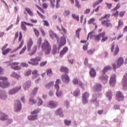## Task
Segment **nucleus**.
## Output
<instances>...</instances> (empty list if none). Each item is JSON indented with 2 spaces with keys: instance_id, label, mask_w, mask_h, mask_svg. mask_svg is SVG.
<instances>
[{
  "instance_id": "nucleus-39",
  "label": "nucleus",
  "mask_w": 127,
  "mask_h": 127,
  "mask_svg": "<svg viewBox=\"0 0 127 127\" xmlns=\"http://www.w3.org/2000/svg\"><path fill=\"white\" fill-rule=\"evenodd\" d=\"M93 33H94V31H92V32L89 33L87 36V39H89V38H90V39H92L93 37H95V35L93 34Z\"/></svg>"
},
{
  "instance_id": "nucleus-23",
  "label": "nucleus",
  "mask_w": 127,
  "mask_h": 127,
  "mask_svg": "<svg viewBox=\"0 0 127 127\" xmlns=\"http://www.w3.org/2000/svg\"><path fill=\"white\" fill-rule=\"evenodd\" d=\"M33 97H34V96L31 95V96L29 99V104L30 105H35V104H36V103H37L36 100H34V99H33Z\"/></svg>"
},
{
  "instance_id": "nucleus-4",
  "label": "nucleus",
  "mask_w": 127,
  "mask_h": 127,
  "mask_svg": "<svg viewBox=\"0 0 127 127\" xmlns=\"http://www.w3.org/2000/svg\"><path fill=\"white\" fill-rule=\"evenodd\" d=\"M42 51L45 52V55H49L51 52V46L48 42V41L46 40L42 45Z\"/></svg>"
},
{
  "instance_id": "nucleus-38",
  "label": "nucleus",
  "mask_w": 127,
  "mask_h": 127,
  "mask_svg": "<svg viewBox=\"0 0 127 127\" xmlns=\"http://www.w3.org/2000/svg\"><path fill=\"white\" fill-rule=\"evenodd\" d=\"M25 10L30 15V16H33V12L29 8H25Z\"/></svg>"
},
{
  "instance_id": "nucleus-21",
  "label": "nucleus",
  "mask_w": 127,
  "mask_h": 127,
  "mask_svg": "<svg viewBox=\"0 0 127 127\" xmlns=\"http://www.w3.org/2000/svg\"><path fill=\"white\" fill-rule=\"evenodd\" d=\"M0 121H5V120H7V115L1 111H0Z\"/></svg>"
},
{
  "instance_id": "nucleus-5",
  "label": "nucleus",
  "mask_w": 127,
  "mask_h": 127,
  "mask_svg": "<svg viewBox=\"0 0 127 127\" xmlns=\"http://www.w3.org/2000/svg\"><path fill=\"white\" fill-rule=\"evenodd\" d=\"M0 80H1V81H0V87L1 88L4 89L5 88L9 87V83H8V81H7V78L0 76Z\"/></svg>"
},
{
  "instance_id": "nucleus-2",
  "label": "nucleus",
  "mask_w": 127,
  "mask_h": 127,
  "mask_svg": "<svg viewBox=\"0 0 127 127\" xmlns=\"http://www.w3.org/2000/svg\"><path fill=\"white\" fill-rule=\"evenodd\" d=\"M33 45V41H32V39H30L27 45V50L28 51V52H29V55H30V56L34 55V54L36 53V51L37 50V46L36 45L34 46L31 50V47H32Z\"/></svg>"
},
{
  "instance_id": "nucleus-46",
  "label": "nucleus",
  "mask_w": 127,
  "mask_h": 127,
  "mask_svg": "<svg viewBox=\"0 0 127 127\" xmlns=\"http://www.w3.org/2000/svg\"><path fill=\"white\" fill-rule=\"evenodd\" d=\"M38 106H41L43 104V101L40 98L38 97L37 99Z\"/></svg>"
},
{
  "instance_id": "nucleus-52",
  "label": "nucleus",
  "mask_w": 127,
  "mask_h": 127,
  "mask_svg": "<svg viewBox=\"0 0 127 127\" xmlns=\"http://www.w3.org/2000/svg\"><path fill=\"white\" fill-rule=\"evenodd\" d=\"M70 14V11L69 10H66L64 13V16H68Z\"/></svg>"
},
{
  "instance_id": "nucleus-18",
  "label": "nucleus",
  "mask_w": 127,
  "mask_h": 127,
  "mask_svg": "<svg viewBox=\"0 0 127 127\" xmlns=\"http://www.w3.org/2000/svg\"><path fill=\"white\" fill-rule=\"evenodd\" d=\"M102 89H103V86H102V84L100 83H96L94 86L95 92H101Z\"/></svg>"
},
{
  "instance_id": "nucleus-30",
  "label": "nucleus",
  "mask_w": 127,
  "mask_h": 127,
  "mask_svg": "<svg viewBox=\"0 0 127 127\" xmlns=\"http://www.w3.org/2000/svg\"><path fill=\"white\" fill-rule=\"evenodd\" d=\"M107 97L109 99V101L112 100L113 97V92L111 90H108L106 93Z\"/></svg>"
},
{
  "instance_id": "nucleus-8",
  "label": "nucleus",
  "mask_w": 127,
  "mask_h": 127,
  "mask_svg": "<svg viewBox=\"0 0 127 127\" xmlns=\"http://www.w3.org/2000/svg\"><path fill=\"white\" fill-rule=\"evenodd\" d=\"M6 63L8 65H10L11 66V68L13 69V70H20L21 69L20 66L17 65L18 64H19V63L14 62L11 63L10 62H7Z\"/></svg>"
},
{
  "instance_id": "nucleus-32",
  "label": "nucleus",
  "mask_w": 127,
  "mask_h": 127,
  "mask_svg": "<svg viewBox=\"0 0 127 127\" xmlns=\"http://www.w3.org/2000/svg\"><path fill=\"white\" fill-rule=\"evenodd\" d=\"M57 90L56 92V95L58 96V98L61 97L62 96V91L59 90L60 87L57 86V88H56Z\"/></svg>"
},
{
  "instance_id": "nucleus-6",
  "label": "nucleus",
  "mask_w": 127,
  "mask_h": 127,
  "mask_svg": "<svg viewBox=\"0 0 127 127\" xmlns=\"http://www.w3.org/2000/svg\"><path fill=\"white\" fill-rule=\"evenodd\" d=\"M39 113V110L38 109L35 110L31 112V115L28 116V120L29 121H36L37 117H38V114Z\"/></svg>"
},
{
  "instance_id": "nucleus-25",
  "label": "nucleus",
  "mask_w": 127,
  "mask_h": 127,
  "mask_svg": "<svg viewBox=\"0 0 127 127\" xmlns=\"http://www.w3.org/2000/svg\"><path fill=\"white\" fill-rule=\"evenodd\" d=\"M49 33H50V36L51 38H52V39H53V38L55 37L56 39H58V36L55 33H54V32H53V31L50 30L49 31Z\"/></svg>"
},
{
  "instance_id": "nucleus-48",
  "label": "nucleus",
  "mask_w": 127,
  "mask_h": 127,
  "mask_svg": "<svg viewBox=\"0 0 127 127\" xmlns=\"http://www.w3.org/2000/svg\"><path fill=\"white\" fill-rule=\"evenodd\" d=\"M64 124L67 127H69L71 125V123H72V121L70 120H64Z\"/></svg>"
},
{
  "instance_id": "nucleus-27",
  "label": "nucleus",
  "mask_w": 127,
  "mask_h": 127,
  "mask_svg": "<svg viewBox=\"0 0 127 127\" xmlns=\"http://www.w3.org/2000/svg\"><path fill=\"white\" fill-rule=\"evenodd\" d=\"M122 82H123V86L127 87V73L124 75Z\"/></svg>"
},
{
  "instance_id": "nucleus-20",
  "label": "nucleus",
  "mask_w": 127,
  "mask_h": 127,
  "mask_svg": "<svg viewBox=\"0 0 127 127\" xmlns=\"http://www.w3.org/2000/svg\"><path fill=\"white\" fill-rule=\"evenodd\" d=\"M111 21L110 20H105L103 21L102 22V25H104V26H106V27H112L113 26V25L112 23H110Z\"/></svg>"
},
{
  "instance_id": "nucleus-47",
  "label": "nucleus",
  "mask_w": 127,
  "mask_h": 127,
  "mask_svg": "<svg viewBox=\"0 0 127 127\" xmlns=\"http://www.w3.org/2000/svg\"><path fill=\"white\" fill-rule=\"evenodd\" d=\"M81 30H82V29L81 28H78L77 29V30H76L75 31V34L76 36H77V37H78V38L80 37V31H81Z\"/></svg>"
},
{
  "instance_id": "nucleus-51",
  "label": "nucleus",
  "mask_w": 127,
  "mask_h": 127,
  "mask_svg": "<svg viewBox=\"0 0 127 127\" xmlns=\"http://www.w3.org/2000/svg\"><path fill=\"white\" fill-rule=\"evenodd\" d=\"M95 51L96 50L95 49H90L87 51V53L89 54V55H92V54H94V52H95Z\"/></svg>"
},
{
  "instance_id": "nucleus-62",
  "label": "nucleus",
  "mask_w": 127,
  "mask_h": 127,
  "mask_svg": "<svg viewBox=\"0 0 127 127\" xmlns=\"http://www.w3.org/2000/svg\"><path fill=\"white\" fill-rule=\"evenodd\" d=\"M42 44V41H41V38H39L38 42V48H40V46H41Z\"/></svg>"
},
{
  "instance_id": "nucleus-64",
  "label": "nucleus",
  "mask_w": 127,
  "mask_h": 127,
  "mask_svg": "<svg viewBox=\"0 0 127 127\" xmlns=\"http://www.w3.org/2000/svg\"><path fill=\"white\" fill-rule=\"evenodd\" d=\"M110 16H111V14H106L104 16L101 18V20L102 19H104V18H107V17L110 18Z\"/></svg>"
},
{
  "instance_id": "nucleus-40",
  "label": "nucleus",
  "mask_w": 127,
  "mask_h": 127,
  "mask_svg": "<svg viewBox=\"0 0 127 127\" xmlns=\"http://www.w3.org/2000/svg\"><path fill=\"white\" fill-rule=\"evenodd\" d=\"M102 1H103V0H98L97 1L95 2L93 4V8H95V7H96V6H97V5H98V4H100V3H101V2H102Z\"/></svg>"
},
{
  "instance_id": "nucleus-29",
  "label": "nucleus",
  "mask_w": 127,
  "mask_h": 127,
  "mask_svg": "<svg viewBox=\"0 0 127 127\" xmlns=\"http://www.w3.org/2000/svg\"><path fill=\"white\" fill-rule=\"evenodd\" d=\"M30 85H31V81H27L23 86L24 90H27V89L30 87Z\"/></svg>"
},
{
  "instance_id": "nucleus-22",
  "label": "nucleus",
  "mask_w": 127,
  "mask_h": 127,
  "mask_svg": "<svg viewBox=\"0 0 127 127\" xmlns=\"http://www.w3.org/2000/svg\"><path fill=\"white\" fill-rule=\"evenodd\" d=\"M123 64H124V58H119L118 59V62L117 63V68H120V67H121Z\"/></svg>"
},
{
  "instance_id": "nucleus-37",
  "label": "nucleus",
  "mask_w": 127,
  "mask_h": 127,
  "mask_svg": "<svg viewBox=\"0 0 127 127\" xmlns=\"http://www.w3.org/2000/svg\"><path fill=\"white\" fill-rule=\"evenodd\" d=\"M102 36V35L101 34H99L98 35H95L94 36V39L95 41H97V42H99L100 40H101V37Z\"/></svg>"
},
{
  "instance_id": "nucleus-60",
  "label": "nucleus",
  "mask_w": 127,
  "mask_h": 127,
  "mask_svg": "<svg viewBox=\"0 0 127 127\" xmlns=\"http://www.w3.org/2000/svg\"><path fill=\"white\" fill-rule=\"evenodd\" d=\"M72 83H73V84H74V85H77V84H79V81H78V79H77L76 78H74V79L72 80Z\"/></svg>"
},
{
  "instance_id": "nucleus-16",
  "label": "nucleus",
  "mask_w": 127,
  "mask_h": 127,
  "mask_svg": "<svg viewBox=\"0 0 127 127\" xmlns=\"http://www.w3.org/2000/svg\"><path fill=\"white\" fill-rule=\"evenodd\" d=\"M0 98L1 100H6L7 98V94L4 90H0Z\"/></svg>"
},
{
  "instance_id": "nucleus-44",
  "label": "nucleus",
  "mask_w": 127,
  "mask_h": 127,
  "mask_svg": "<svg viewBox=\"0 0 127 127\" xmlns=\"http://www.w3.org/2000/svg\"><path fill=\"white\" fill-rule=\"evenodd\" d=\"M24 43V42L23 41V40L21 41L20 44L19 45V47L14 50L15 52L16 51H17L18 50H19V49H20L21 47H22V46H23Z\"/></svg>"
},
{
  "instance_id": "nucleus-43",
  "label": "nucleus",
  "mask_w": 127,
  "mask_h": 127,
  "mask_svg": "<svg viewBox=\"0 0 127 127\" xmlns=\"http://www.w3.org/2000/svg\"><path fill=\"white\" fill-rule=\"evenodd\" d=\"M10 50H11V49L9 48H7L6 50H4L2 51V54H3V55H6V54H8V52H9Z\"/></svg>"
},
{
  "instance_id": "nucleus-11",
  "label": "nucleus",
  "mask_w": 127,
  "mask_h": 127,
  "mask_svg": "<svg viewBox=\"0 0 127 127\" xmlns=\"http://www.w3.org/2000/svg\"><path fill=\"white\" fill-rule=\"evenodd\" d=\"M62 80L65 84H68L70 82V77L68 74L65 73L62 75Z\"/></svg>"
},
{
  "instance_id": "nucleus-28",
  "label": "nucleus",
  "mask_w": 127,
  "mask_h": 127,
  "mask_svg": "<svg viewBox=\"0 0 127 127\" xmlns=\"http://www.w3.org/2000/svg\"><path fill=\"white\" fill-rule=\"evenodd\" d=\"M89 74L92 78H94V77H96V70L95 69H94V68H92L91 69L90 71H89Z\"/></svg>"
},
{
  "instance_id": "nucleus-61",
  "label": "nucleus",
  "mask_w": 127,
  "mask_h": 127,
  "mask_svg": "<svg viewBox=\"0 0 127 127\" xmlns=\"http://www.w3.org/2000/svg\"><path fill=\"white\" fill-rule=\"evenodd\" d=\"M43 22H44V25H45V26H49V23L48 22V21L43 20Z\"/></svg>"
},
{
  "instance_id": "nucleus-17",
  "label": "nucleus",
  "mask_w": 127,
  "mask_h": 127,
  "mask_svg": "<svg viewBox=\"0 0 127 127\" xmlns=\"http://www.w3.org/2000/svg\"><path fill=\"white\" fill-rule=\"evenodd\" d=\"M116 99L119 102H122L125 99L124 97V95L121 92V91H118L116 94Z\"/></svg>"
},
{
  "instance_id": "nucleus-58",
  "label": "nucleus",
  "mask_w": 127,
  "mask_h": 127,
  "mask_svg": "<svg viewBox=\"0 0 127 127\" xmlns=\"http://www.w3.org/2000/svg\"><path fill=\"white\" fill-rule=\"evenodd\" d=\"M34 32H35L36 36H39V31L36 29H34Z\"/></svg>"
},
{
  "instance_id": "nucleus-42",
  "label": "nucleus",
  "mask_w": 127,
  "mask_h": 127,
  "mask_svg": "<svg viewBox=\"0 0 127 127\" xmlns=\"http://www.w3.org/2000/svg\"><path fill=\"white\" fill-rule=\"evenodd\" d=\"M119 52H120V48L119 47V46L117 45V47L115 48V52L114 53V56H117Z\"/></svg>"
},
{
  "instance_id": "nucleus-24",
  "label": "nucleus",
  "mask_w": 127,
  "mask_h": 127,
  "mask_svg": "<svg viewBox=\"0 0 127 127\" xmlns=\"http://www.w3.org/2000/svg\"><path fill=\"white\" fill-rule=\"evenodd\" d=\"M55 114L56 115H57V116H60V117H63V116H64V114H63V111L61 108H59V109L57 110Z\"/></svg>"
},
{
  "instance_id": "nucleus-41",
  "label": "nucleus",
  "mask_w": 127,
  "mask_h": 127,
  "mask_svg": "<svg viewBox=\"0 0 127 127\" xmlns=\"http://www.w3.org/2000/svg\"><path fill=\"white\" fill-rule=\"evenodd\" d=\"M123 26H124V23L123 22V21H122V20H120L119 21V24H118V26L117 27V29H120V28L121 27H123Z\"/></svg>"
},
{
  "instance_id": "nucleus-33",
  "label": "nucleus",
  "mask_w": 127,
  "mask_h": 127,
  "mask_svg": "<svg viewBox=\"0 0 127 127\" xmlns=\"http://www.w3.org/2000/svg\"><path fill=\"white\" fill-rule=\"evenodd\" d=\"M21 28L23 31L26 32L27 31V28L26 27V26L25 25V23H24V21H22L21 24Z\"/></svg>"
},
{
  "instance_id": "nucleus-36",
  "label": "nucleus",
  "mask_w": 127,
  "mask_h": 127,
  "mask_svg": "<svg viewBox=\"0 0 127 127\" xmlns=\"http://www.w3.org/2000/svg\"><path fill=\"white\" fill-rule=\"evenodd\" d=\"M73 95L74 96V97H79V96H80V89H76L74 92H73Z\"/></svg>"
},
{
  "instance_id": "nucleus-57",
  "label": "nucleus",
  "mask_w": 127,
  "mask_h": 127,
  "mask_svg": "<svg viewBox=\"0 0 127 127\" xmlns=\"http://www.w3.org/2000/svg\"><path fill=\"white\" fill-rule=\"evenodd\" d=\"M26 50V46H25L22 50L21 51L19 52V54L21 55L23 53H24V52H25V51Z\"/></svg>"
},
{
  "instance_id": "nucleus-31",
  "label": "nucleus",
  "mask_w": 127,
  "mask_h": 127,
  "mask_svg": "<svg viewBox=\"0 0 127 127\" xmlns=\"http://www.w3.org/2000/svg\"><path fill=\"white\" fill-rule=\"evenodd\" d=\"M67 51H68V48L67 47L64 48L60 53V57H63V56L64 54H66V52H67Z\"/></svg>"
},
{
  "instance_id": "nucleus-26",
  "label": "nucleus",
  "mask_w": 127,
  "mask_h": 127,
  "mask_svg": "<svg viewBox=\"0 0 127 127\" xmlns=\"http://www.w3.org/2000/svg\"><path fill=\"white\" fill-rule=\"evenodd\" d=\"M100 35H101V37L102 38L101 40L102 42H105V41H107L108 40V38H109L108 36L105 37V35H106V32H104L100 33Z\"/></svg>"
},
{
  "instance_id": "nucleus-54",
  "label": "nucleus",
  "mask_w": 127,
  "mask_h": 127,
  "mask_svg": "<svg viewBox=\"0 0 127 127\" xmlns=\"http://www.w3.org/2000/svg\"><path fill=\"white\" fill-rule=\"evenodd\" d=\"M7 125H10V124H12V119H9L8 117L7 116V119L5 120Z\"/></svg>"
},
{
  "instance_id": "nucleus-35",
  "label": "nucleus",
  "mask_w": 127,
  "mask_h": 127,
  "mask_svg": "<svg viewBox=\"0 0 127 127\" xmlns=\"http://www.w3.org/2000/svg\"><path fill=\"white\" fill-rule=\"evenodd\" d=\"M61 72H64L65 74H68V68L66 66H62L61 67Z\"/></svg>"
},
{
  "instance_id": "nucleus-59",
  "label": "nucleus",
  "mask_w": 127,
  "mask_h": 127,
  "mask_svg": "<svg viewBox=\"0 0 127 127\" xmlns=\"http://www.w3.org/2000/svg\"><path fill=\"white\" fill-rule=\"evenodd\" d=\"M106 4L107 5V7L109 9H111L113 6V4L112 3H106Z\"/></svg>"
},
{
  "instance_id": "nucleus-63",
  "label": "nucleus",
  "mask_w": 127,
  "mask_h": 127,
  "mask_svg": "<svg viewBox=\"0 0 127 127\" xmlns=\"http://www.w3.org/2000/svg\"><path fill=\"white\" fill-rule=\"evenodd\" d=\"M38 72V71L37 70H34L32 72V74L33 75H34L33 76V79H34V78H35V77H36V75H37V73Z\"/></svg>"
},
{
  "instance_id": "nucleus-19",
  "label": "nucleus",
  "mask_w": 127,
  "mask_h": 127,
  "mask_svg": "<svg viewBox=\"0 0 127 127\" xmlns=\"http://www.w3.org/2000/svg\"><path fill=\"white\" fill-rule=\"evenodd\" d=\"M58 106V102L54 101H50L49 103V108L50 109H55Z\"/></svg>"
},
{
  "instance_id": "nucleus-45",
  "label": "nucleus",
  "mask_w": 127,
  "mask_h": 127,
  "mask_svg": "<svg viewBox=\"0 0 127 127\" xmlns=\"http://www.w3.org/2000/svg\"><path fill=\"white\" fill-rule=\"evenodd\" d=\"M12 77L15 78L16 79H18V78H20V75L17 74V73L15 72H13L12 74L11 75Z\"/></svg>"
},
{
  "instance_id": "nucleus-1",
  "label": "nucleus",
  "mask_w": 127,
  "mask_h": 127,
  "mask_svg": "<svg viewBox=\"0 0 127 127\" xmlns=\"http://www.w3.org/2000/svg\"><path fill=\"white\" fill-rule=\"evenodd\" d=\"M57 40L58 43H59V46L57 48L56 45H53V49L52 51V53L53 55H55L56 53H59L60 48H61L62 46H64V45L66 44V39L64 37H62L60 39H59V37H58V39H57Z\"/></svg>"
},
{
  "instance_id": "nucleus-7",
  "label": "nucleus",
  "mask_w": 127,
  "mask_h": 127,
  "mask_svg": "<svg viewBox=\"0 0 127 127\" xmlns=\"http://www.w3.org/2000/svg\"><path fill=\"white\" fill-rule=\"evenodd\" d=\"M31 62H28L29 64L33 65V66H37L39 64L38 62L41 61V57H36L35 59H31Z\"/></svg>"
},
{
  "instance_id": "nucleus-50",
  "label": "nucleus",
  "mask_w": 127,
  "mask_h": 127,
  "mask_svg": "<svg viewBox=\"0 0 127 127\" xmlns=\"http://www.w3.org/2000/svg\"><path fill=\"white\" fill-rule=\"evenodd\" d=\"M47 74L48 76H51V75H53V72L52 71V69H49L47 70Z\"/></svg>"
},
{
  "instance_id": "nucleus-9",
  "label": "nucleus",
  "mask_w": 127,
  "mask_h": 127,
  "mask_svg": "<svg viewBox=\"0 0 127 127\" xmlns=\"http://www.w3.org/2000/svg\"><path fill=\"white\" fill-rule=\"evenodd\" d=\"M116 82H117V78L116 77V74H113L110 77V79L109 81L111 87H115V85H116Z\"/></svg>"
},
{
  "instance_id": "nucleus-55",
  "label": "nucleus",
  "mask_w": 127,
  "mask_h": 127,
  "mask_svg": "<svg viewBox=\"0 0 127 127\" xmlns=\"http://www.w3.org/2000/svg\"><path fill=\"white\" fill-rule=\"evenodd\" d=\"M72 16L73 18H74V19H76V20H77V21H79V16L78 15H76L74 14H72Z\"/></svg>"
},
{
  "instance_id": "nucleus-3",
  "label": "nucleus",
  "mask_w": 127,
  "mask_h": 127,
  "mask_svg": "<svg viewBox=\"0 0 127 127\" xmlns=\"http://www.w3.org/2000/svg\"><path fill=\"white\" fill-rule=\"evenodd\" d=\"M111 69H112V67H111L110 65H107L105 66L103 70L102 71L103 75L102 76H100V79L103 82V84H107V83L108 82V80H109V77L107 76L106 73L108 72V70H111Z\"/></svg>"
},
{
  "instance_id": "nucleus-34",
  "label": "nucleus",
  "mask_w": 127,
  "mask_h": 127,
  "mask_svg": "<svg viewBox=\"0 0 127 127\" xmlns=\"http://www.w3.org/2000/svg\"><path fill=\"white\" fill-rule=\"evenodd\" d=\"M53 85H54V82L51 81L48 83H46L45 86V88H46L47 89H50V87H52Z\"/></svg>"
},
{
  "instance_id": "nucleus-49",
  "label": "nucleus",
  "mask_w": 127,
  "mask_h": 127,
  "mask_svg": "<svg viewBox=\"0 0 127 127\" xmlns=\"http://www.w3.org/2000/svg\"><path fill=\"white\" fill-rule=\"evenodd\" d=\"M38 90V87H36L34 89L33 91H32L31 96H35V95H36V93L37 92V90Z\"/></svg>"
},
{
  "instance_id": "nucleus-14",
  "label": "nucleus",
  "mask_w": 127,
  "mask_h": 127,
  "mask_svg": "<svg viewBox=\"0 0 127 127\" xmlns=\"http://www.w3.org/2000/svg\"><path fill=\"white\" fill-rule=\"evenodd\" d=\"M88 98H89V93L88 92H85L82 95V103L83 105L88 104Z\"/></svg>"
},
{
  "instance_id": "nucleus-56",
  "label": "nucleus",
  "mask_w": 127,
  "mask_h": 127,
  "mask_svg": "<svg viewBox=\"0 0 127 127\" xmlns=\"http://www.w3.org/2000/svg\"><path fill=\"white\" fill-rule=\"evenodd\" d=\"M75 5L76 7H77V8H80V7H81V6L80 5V2L77 0H75Z\"/></svg>"
},
{
  "instance_id": "nucleus-15",
  "label": "nucleus",
  "mask_w": 127,
  "mask_h": 127,
  "mask_svg": "<svg viewBox=\"0 0 127 127\" xmlns=\"http://www.w3.org/2000/svg\"><path fill=\"white\" fill-rule=\"evenodd\" d=\"M20 89H21V86L16 87L14 88H13L9 90V95H13V94L17 93V92H19V91H20Z\"/></svg>"
},
{
  "instance_id": "nucleus-10",
  "label": "nucleus",
  "mask_w": 127,
  "mask_h": 127,
  "mask_svg": "<svg viewBox=\"0 0 127 127\" xmlns=\"http://www.w3.org/2000/svg\"><path fill=\"white\" fill-rule=\"evenodd\" d=\"M22 105L20 101L17 100L14 105V110L15 112H19L21 110Z\"/></svg>"
},
{
  "instance_id": "nucleus-53",
  "label": "nucleus",
  "mask_w": 127,
  "mask_h": 127,
  "mask_svg": "<svg viewBox=\"0 0 127 127\" xmlns=\"http://www.w3.org/2000/svg\"><path fill=\"white\" fill-rule=\"evenodd\" d=\"M60 79H57L56 84L55 85V89H57V87H59V83H60Z\"/></svg>"
},
{
  "instance_id": "nucleus-12",
  "label": "nucleus",
  "mask_w": 127,
  "mask_h": 127,
  "mask_svg": "<svg viewBox=\"0 0 127 127\" xmlns=\"http://www.w3.org/2000/svg\"><path fill=\"white\" fill-rule=\"evenodd\" d=\"M99 96L98 94H93L92 96V98L91 99V102L93 104H95L96 107H98L99 106V101L97 100V97Z\"/></svg>"
},
{
  "instance_id": "nucleus-13",
  "label": "nucleus",
  "mask_w": 127,
  "mask_h": 127,
  "mask_svg": "<svg viewBox=\"0 0 127 127\" xmlns=\"http://www.w3.org/2000/svg\"><path fill=\"white\" fill-rule=\"evenodd\" d=\"M99 96L98 94H93L92 96V98L91 99V102L93 104H95L96 107H98L99 106V101L97 100V97Z\"/></svg>"
}]
</instances>
